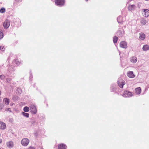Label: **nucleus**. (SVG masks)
<instances>
[{
    "mask_svg": "<svg viewBox=\"0 0 149 149\" xmlns=\"http://www.w3.org/2000/svg\"><path fill=\"white\" fill-rule=\"evenodd\" d=\"M118 84L120 88H122L123 86L125 84V83L121 78H119L118 81Z\"/></svg>",
    "mask_w": 149,
    "mask_h": 149,
    "instance_id": "f257e3e1",
    "label": "nucleus"
},
{
    "mask_svg": "<svg viewBox=\"0 0 149 149\" xmlns=\"http://www.w3.org/2000/svg\"><path fill=\"white\" fill-rule=\"evenodd\" d=\"M29 140L26 138L23 139L21 141V144L22 146H26L29 144Z\"/></svg>",
    "mask_w": 149,
    "mask_h": 149,
    "instance_id": "f03ea898",
    "label": "nucleus"
},
{
    "mask_svg": "<svg viewBox=\"0 0 149 149\" xmlns=\"http://www.w3.org/2000/svg\"><path fill=\"white\" fill-rule=\"evenodd\" d=\"M30 110L32 113L36 114L37 113L36 108L35 105L33 104H31L29 106Z\"/></svg>",
    "mask_w": 149,
    "mask_h": 149,
    "instance_id": "7ed1b4c3",
    "label": "nucleus"
},
{
    "mask_svg": "<svg viewBox=\"0 0 149 149\" xmlns=\"http://www.w3.org/2000/svg\"><path fill=\"white\" fill-rule=\"evenodd\" d=\"M125 32L123 29H120L117 33V35L119 37H122L124 35Z\"/></svg>",
    "mask_w": 149,
    "mask_h": 149,
    "instance_id": "20e7f679",
    "label": "nucleus"
},
{
    "mask_svg": "<svg viewBox=\"0 0 149 149\" xmlns=\"http://www.w3.org/2000/svg\"><path fill=\"white\" fill-rule=\"evenodd\" d=\"M55 2L57 5L62 6L64 5L65 1L64 0H55Z\"/></svg>",
    "mask_w": 149,
    "mask_h": 149,
    "instance_id": "39448f33",
    "label": "nucleus"
},
{
    "mask_svg": "<svg viewBox=\"0 0 149 149\" xmlns=\"http://www.w3.org/2000/svg\"><path fill=\"white\" fill-rule=\"evenodd\" d=\"M123 96L126 97H132V94L131 92L128 91H125L124 92Z\"/></svg>",
    "mask_w": 149,
    "mask_h": 149,
    "instance_id": "423d86ee",
    "label": "nucleus"
},
{
    "mask_svg": "<svg viewBox=\"0 0 149 149\" xmlns=\"http://www.w3.org/2000/svg\"><path fill=\"white\" fill-rule=\"evenodd\" d=\"M10 25V21L8 19L6 20L3 24V26L5 29L8 28Z\"/></svg>",
    "mask_w": 149,
    "mask_h": 149,
    "instance_id": "0eeeda50",
    "label": "nucleus"
},
{
    "mask_svg": "<svg viewBox=\"0 0 149 149\" xmlns=\"http://www.w3.org/2000/svg\"><path fill=\"white\" fill-rule=\"evenodd\" d=\"M120 46L121 47L124 49H126L127 47V42L123 41L120 43Z\"/></svg>",
    "mask_w": 149,
    "mask_h": 149,
    "instance_id": "6e6552de",
    "label": "nucleus"
},
{
    "mask_svg": "<svg viewBox=\"0 0 149 149\" xmlns=\"http://www.w3.org/2000/svg\"><path fill=\"white\" fill-rule=\"evenodd\" d=\"M142 13L144 17H147L149 15V10H143Z\"/></svg>",
    "mask_w": 149,
    "mask_h": 149,
    "instance_id": "1a4fd4ad",
    "label": "nucleus"
},
{
    "mask_svg": "<svg viewBox=\"0 0 149 149\" xmlns=\"http://www.w3.org/2000/svg\"><path fill=\"white\" fill-rule=\"evenodd\" d=\"M6 128V124L2 121H0V129L4 130Z\"/></svg>",
    "mask_w": 149,
    "mask_h": 149,
    "instance_id": "9d476101",
    "label": "nucleus"
},
{
    "mask_svg": "<svg viewBox=\"0 0 149 149\" xmlns=\"http://www.w3.org/2000/svg\"><path fill=\"white\" fill-rule=\"evenodd\" d=\"M58 149H66L67 148L66 146L63 143H61L58 145Z\"/></svg>",
    "mask_w": 149,
    "mask_h": 149,
    "instance_id": "9b49d317",
    "label": "nucleus"
},
{
    "mask_svg": "<svg viewBox=\"0 0 149 149\" xmlns=\"http://www.w3.org/2000/svg\"><path fill=\"white\" fill-rule=\"evenodd\" d=\"M127 76L130 78H133L135 77L132 71H129L127 73Z\"/></svg>",
    "mask_w": 149,
    "mask_h": 149,
    "instance_id": "f8f14e48",
    "label": "nucleus"
},
{
    "mask_svg": "<svg viewBox=\"0 0 149 149\" xmlns=\"http://www.w3.org/2000/svg\"><path fill=\"white\" fill-rule=\"evenodd\" d=\"M13 143L12 141H10L7 142L6 145L9 148H11L13 146Z\"/></svg>",
    "mask_w": 149,
    "mask_h": 149,
    "instance_id": "ddd939ff",
    "label": "nucleus"
},
{
    "mask_svg": "<svg viewBox=\"0 0 149 149\" xmlns=\"http://www.w3.org/2000/svg\"><path fill=\"white\" fill-rule=\"evenodd\" d=\"M137 59L136 57L133 56L130 58V61L133 63H135L137 61Z\"/></svg>",
    "mask_w": 149,
    "mask_h": 149,
    "instance_id": "4468645a",
    "label": "nucleus"
},
{
    "mask_svg": "<svg viewBox=\"0 0 149 149\" xmlns=\"http://www.w3.org/2000/svg\"><path fill=\"white\" fill-rule=\"evenodd\" d=\"M139 39L141 40H143L145 38V34L141 32L139 33Z\"/></svg>",
    "mask_w": 149,
    "mask_h": 149,
    "instance_id": "2eb2a0df",
    "label": "nucleus"
},
{
    "mask_svg": "<svg viewBox=\"0 0 149 149\" xmlns=\"http://www.w3.org/2000/svg\"><path fill=\"white\" fill-rule=\"evenodd\" d=\"M13 62L15 63L18 65L22 64L23 63V61H22L21 60L19 61L18 59L15 60Z\"/></svg>",
    "mask_w": 149,
    "mask_h": 149,
    "instance_id": "dca6fc26",
    "label": "nucleus"
},
{
    "mask_svg": "<svg viewBox=\"0 0 149 149\" xmlns=\"http://www.w3.org/2000/svg\"><path fill=\"white\" fill-rule=\"evenodd\" d=\"M117 20L118 23L120 24H122L123 21L122 19V17L121 16H119L117 18Z\"/></svg>",
    "mask_w": 149,
    "mask_h": 149,
    "instance_id": "f3484780",
    "label": "nucleus"
},
{
    "mask_svg": "<svg viewBox=\"0 0 149 149\" xmlns=\"http://www.w3.org/2000/svg\"><path fill=\"white\" fill-rule=\"evenodd\" d=\"M135 93L137 95L141 93V89L140 87L136 88L135 90Z\"/></svg>",
    "mask_w": 149,
    "mask_h": 149,
    "instance_id": "a211bd4d",
    "label": "nucleus"
},
{
    "mask_svg": "<svg viewBox=\"0 0 149 149\" xmlns=\"http://www.w3.org/2000/svg\"><path fill=\"white\" fill-rule=\"evenodd\" d=\"M142 49L143 51H146L149 50V46L147 45H143Z\"/></svg>",
    "mask_w": 149,
    "mask_h": 149,
    "instance_id": "6ab92c4d",
    "label": "nucleus"
},
{
    "mask_svg": "<svg viewBox=\"0 0 149 149\" xmlns=\"http://www.w3.org/2000/svg\"><path fill=\"white\" fill-rule=\"evenodd\" d=\"M3 102L6 105H8L9 103L10 100L9 99L7 98H5L3 99Z\"/></svg>",
    "mask_w": 149,
    "mask_h": 149,
    "instance_id": "aec40b11",
    "label": "nucleus"
},
{
    "mask_svg": "<svg viewBox=\"0 0 149 149\" xmlns=\"http://www.w3.org/2000/svg\"><path fill=\"white\" fill-rule=\"evenodd\" d=\"M147 23V21L144 19H142L141 21V25H144Z\"/></svg>",
    "mask_w": 149,
    "mask_h": 149,
    "instance_id": "412c9836",
    "label": "nucleus"
},
{
    "mask_svg": "<svg viewBox=\"0 0 149 149\" xmlns=\"http://www.w3.org/2000/svg\"><path fill=\"white\" fill-rule=\"evenodd\" d=\"M22 92V90L20 88H17L16 91V93L19 95H20Z\"/></svg>",
    "mask_w": 149,
    "mask_h": 149,
    "instance_id": "4be33fe9",
    "label": "nucleus"
},
{
    "mask_svg": "<svg viewBox=\"0 0 149 149\" xmlns=\"http://www.w3.org/2000/svg\"><path fill=\"white\" fill-rule=\"evenodd\" d=\"M111 88L112 91L113 92H115L116 91V86L114 85L111 86Z\"/></svg>",
    "mask_w": 149,
    "mask_h": 149,
    "instance_id": "5701e85b",
    "label": "nucleus"
},
{
    "mask_svg": "<svg viewBox=\"0 0 149 149\" xmlns=\"http://www.w3.org/2000/svg\"><path fill=\"white\" fill-rule=\"evenodd\" d=\"M22 114L26 118H28L29 117V114L28 113L22 112Z\"/></svg>",
    "mask_w": 149,
    "mask_h": 149,
    "instance_id": "b1692460",
    "label": "nucleus"
},
{
    "mask_svg": "<svg viewBox=\"0 0 149 149\" xmlns=\"http://www.w3.org/2000/svg\"><path fill=\"white\" fill-rule=\"evenodd\" d=\"M24 111L26 112H27L29 111V108L27 106L24 107L23 109Z\"/></svg>",
    "mask_w": 149,
    "mask_h": 149,
    "instance_id": "393cba45",
    "label": "nucleus"
},
{
    "mask_svg": "<svg viewBox=\"0 0 149 149\" xmlns=\"http://www.w3.org/2000/svg\"><path fill=\"white\" fill-rule=\"evenodd\" d=\"M135 6L134 5H130L128 7V9H132L135 8Z\"/></svg>",
    "mask_w": 149,
    "mask_h": 149,
    "instance_id": "a878e982",
    "label": "nucleus"
},
{
    "mask_svg": "<svg viewBox=\"0 0 149 149\" xmlns=\"http://www.w3.org/2000/svg\"><path fill=\"white\" fill-rule=\"evenodd\" d=\"M118 39V37L116 36H115L113 37V41L114 44L116 43L117 42Z\"/></svg>",
    "mask_w": 149,
    "mask_h": 149,
    "instance_id": "bb28decb",
    "label": "nucleus"
},
{
    "mask_svg": "<svg viewBox=\"0 0 149 149\" xmlns=\"http://www.w3.org/2000/svg\"><path fill=\"white\" fill-rule=\"evenodd\" d=\"M12 77H9L8 78H7L6 79V80L8 83H10V81L12 80Z\"/></svg>",
    "mask_w": 149,
    "mask_h": 149,
    "instance_id": "cd10ccee",
    "label": "nucleus"
},
{
    "mask_svg": "<svg viewBox=\"0 0 149 149\" xmlns=\"http://www.w3.org/2000/svg\"><path fill=\"white\" fill-rule=\"evenodd\" d=\"M13 68V67L12 66H11L10 68H9L8 69V70L10 73H11L12 72V71H13L14 70V69Z\"/></svg>",
    "mask_w": 149,
    "mask_h": 149,
    "instance_id": "c85d7f7f",
    "label": "nucleus"
},
{
    "mask_svg": "<svg viewBox=\"0 0 149 149\" xmlns=\"http://www.w3.org/2000/svg\"><path fill=\"white\" fill-rule=\"evenodd\" d=\"M0 50H1L2 52H3L5 50L4 47L2 46H0Z\"/></svg>",
    "mask_w": 149,
    "mask_h": 149,
    "instance_id": "c756f323",
    "label": "nucleus"
},
{
    "mask_svg": "<svg viewBox=\"0 0 149 149\" xmlns=\"http://www.w3.org/2000/svg\"><path fill=\"white\" fill-rule=\"evenodd\" d=\"M3 36V34L1 32H0V40L1 39Z\"/></svg>",
    "mask_w": 149,
    "mask_h": 149,
    "instance_id": "7c9ffc66",
    "label": "nucleus"
},
{
    "mask_svg": "<svg viewBox=\"0 0 149 149\" xmlns=\"http://www.w3.org/2000/svg\"><path fill=\"white\" fill-rule=\"evenodd\" d=\"M17 97L16 96H13V97L12 99L14 100H17Z\"/></svg>",
    "mask_w": 149,
    "mask_h": 149,
    "instance_id": "2f4dec72",
    "label": "nucleus"
},
{
    "mask_svg": "<svg viewBox=\"0 0 149 149\" xmlns=\"http://www.w3.org/2000/svg\"><path fill=\"white\" fill-rule=\"evenodd\" d=\"M4 107V105L2 104H0V110L2 109Z\"/></svg>",
    "mask_w": 149,
    "mask_h": 149,
    "instance_id": "473e14b6",
    "label": "nucleus"
},
{
    "mask_svg": "<svg viewBox=\"0 0 149 149\" xmlns=\"http://www.w3.org/2000/svg\"><path fill=\"white\" fill-rule=\"evenodd\" d=\"M5 78V77L3 75H0V79H3Z\"/></svg>",
    "mask_w": 149,
    "mask_h": 149,
    "instance_id": "72a5a7b5",
    "label": "nucleus"
},
{
    "mask_svg": "<svg viewBox=\"0 0 149 149\" xmlns=\"http://www.w3.org/2000/svg\"><path fill=\"white\" fill-rule=\"evenodd\" d=\"M6 111H10V109L9 108H6Z\"/></svg>",
    "mask_w": 149,
    "mask_h": 149,
    "instance_id": "f704fd0d",
    "label": "nucleus"
},
{
    "mask_svg": "<svg viewBox=\"0 0 149 149\" xmlns=\"http://www.w3.org/2000/svg\"><path fill=\"white\" fill-rule=\"evenodd\" d=\"M28 149H35V148L33 147L30 146L29 147Z\"/></svg>",
    "mask_w": 149,
    "mask_h": 149,
    "instance_id": "c9c22d12",
    "label": "nucleus"
},
{
    "mask_svg": "<svg viewBox=\"0 0 149 149\" xmlns=\"http://www.w3.org/2000/svg\"><path fill=\"white\" fill-rule=\"evenodd\" d=\"M0 12L2 13H4L5 12V10H0Z\"/></svg>",
    "mask_w": 149,
    "mask_h": 149,
    "instance_id": "e433bc0d",
    "label": "nucleus"
},
{
    "mask_svg": "<svg viewBox=\"0 0 149 149\" xmlns=\"http://www.w3.org/2000/svg\"><path fill=\"white\" fill-rule=\"evenodd\" d=\"M15 1L17 2H21L22 0H15Z\"/></svg>",
    "mask_w": 149,
    "mask_h": 149,
    "instance_id": "4c0bfd02",
    "label": "nucleus"
},
{
    "mask_svg": "<svg viewBox=\"0 0 149 149\" xmlns=\"http://www.w3.org/2000/svg\"><path fill=\"white\" fill-rule=\"evenodd\" d=\"M32 75H30V76L29 78V79L30 80V79H32Z\"/></svg>",
    "mask_w": 149,
    "mask_h": 149,
    "instance_id": "58836bf2",
    "label": "nucleus"
},
{
    "mask_svg": "<svg viewBox=\"0 0 149 149\" xmlns=\"http://www.w3.org/2000/svg\"><path fill=\"white\" fill-rule=\"evenodd\" d=\"M0 9L1 10H5V9L4 8H1Z\"/></svg>",
    "mask_w": 149,
    "mask_h": 149,
    "instance_id": "ea45409f",
    "label": "nucleus"
},
{
    "mask_svg": "<svg viewBox=\"0 0 149 149\" xmlns=\"http://www.w3.org/2000/svg\"><path fill=\"white\" fill-rule=\"evenodd\" d=\"M38 149H43V148H38Z\"/></svg>",
    "mask_w": 149,
    "mask_h": 149,
    "instance_id": "a19ab883",
    "label": "nucleus"
},
{
    "mask_svg": "<svg viewBox=\"0 0 149 149\" xmlns=\"http://www.w3.org/2000/svg\"><path fill=\"white\" fill-rule=\"evenodd\" d=\"M1 143V140H0V143Z\"/></svg>",
    "mask_w": 149,
    "mask_h": 149,
    "instance_id": "79ce46f5",
    "label": "nucleus"
},
{
    "mask_svg": "<svg viewBox=\"0 0 149 149\" xmlns=\"http://www.w3.org/2000/svg\"><path fill=\"white\" fill-rule=\"evenodd\" d=\"M86 0V1H88V0Z\"/></svg>",
    "mask_w": 149,
    "mask_h": 149,
    "instance_id": "37998d69",
    "label": "nucleus"
},
{
    "mask_svg": "<svg viewBox=\"0 0 149 149\" xmlns=\"http://www.w3.org/2000/svg\"><path fill=\"white\" fill-rule=\"evenodd\" d=\"M143 9L145 10V9Z\"/></svg>",
    "mask_w": 149,
    "mask_h": 149,
    "instance_id": "c03bdc74",
    "label": "nucleus"
},
{
    "mask_svg": "<svg viewBox=\"0 0 149 149\" xmlns=\"http://www.w3.org/2000/svg\"><path fill=\"white\" fill-rule=\"evenodd\" d=\"M0 149H1L0 148Z\"/></svg>",
    "mask_w": 149,
    "mask_h": 149,
    "instance_id": "a18cd8bd",
    "label": "nucleus"
}]
</instances>
